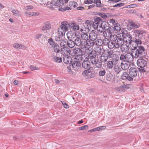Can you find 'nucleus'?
I'll list each match as a JSON object with an SVG mask.
<instances>
[{"instance_id":"obj_2","label":"nucleus","mask_w":149,"mask_h":149,"mask_svg":"<svg viewBox=\"0 0 149 149\" xmlns=\"http://www.w3.org/2000/svg\"><path fill=\"white\" fill-rule=\"evenodd\" d=\"M123 39L125 42L127 44H128V47H130L132 46V41L133 40L132 38V36L130 34H126L123 32Z\"/></svg>"},{"instance_id":"obj_1","label":"nucleus","mask_w":149,"mask_h":149,"mask_svg":"<svg viewBox=\"0 0 149 149\" xmlns=\"http://www.w3.org/2000/svg\"><path fill=\"white\" fill-rule=\"evenodd\" d=\"M132 42V46H130V47L132 50H134L132 53L134 54V58H142L146 56V53L144 47L141 46H139L138 47V45H140L142 43L141 39L136 38L135 40H133Z\"/></svg>"},{"instance_id":"obj_15","label":"nucleus","mask_w":149,"mask_h":149,"mask_svg":"<svg viewBox=\"0 0 149 149\" xmlns=\"http://www.w3.org/2000/svg\"><path fill=\"white\" fill-rule=\"evenodd\" d=\"M91 63L88 60H84L82 64V67L86 69H90Z\"/></svg>"},{"instance_id":"obj_59","label":"nucleus","mask_w":149,"mask_h":149,"mask_svg":"<svg viewBox=\"0 0 149 149\" xmlns=\"http://www.w3.org/2000/svg\"><path fill=\"white\" fill-rule=\"evenodd\" d=\"M88 126L87 125H85L83 126L82 127H80L79 128V130H85L88 129Z\"/></svg>"},{"instance_id":"obj_35","label":"nucleus","mask_w":149,"mask_h":149,"mask_svg":"<svg viewBox=\"0 0 149 149\" xmlns=\"http://www.w3.org/2000/svg\"><path fill=\"white\" fill-rule=\"evenodd\" d=\"M78 37H77L75 34H73L70 36H69L68 37V40H73L74 41Z\"/></svg>"},{"instance_id":"obj_51","label":"nucleus","mask_w":149,"mask_h":149,"mask_svg":"<svg viewBox=\"0 0 149 149\" xmlns=\"http://www.w3.org/2000/svg\"><path fill=\"white\" fill-rule=\"evenodd\" d=\"M112 76L110 74H107L105 78L106 80L108 81H110L111 80Z\"/></svg>"},{"instance_id":"obj_25","label":"nucleus","mask_w":149,"mask_h":149,"mask_svg":"<svg viewBox=\"0 0 149 149\" xmlns=\"http://www.w3.org/2000/svg\"><path fill=\"white\" fill-rule=\"evenodd\" d=\"M93 65H95L96 67L98 68H101L102 67L101 62L99 61L98 59L95 60L94 63H91Z\"/></svg>"},{"instance_id":"obj_58","label":"nucleus","mask_w":149,"mask_h":149,"mask_svg":"<svg viewBox=\"0 0 149 149\" xmlns=\"http://www.w3.org/2000/svg\"><path fill=\"white\" fill-rule=\"evenodd\" d=\"M28 14L31 16H36L38 15L39 13L38 12H30Z\"/></svg>"},{"instance_id":"obj_16","label":"nucleus","mask_w":149,"mask_h":149,"mask_svg":"<svg viewBox=\"0 0 149 149\" xmlns=\"http://www.w3.org/2000/svg\"><path fill=\"white\" fill-rule=\"evenodd\" d=\"M84 42L83 41H81V39L77 37L75 41H74L75 45L78 47H80L82 49H84L82 47L83 42Z\"/></svg>"},{"instance_id":"obj_62","label":"nucleus","mask_w":149,"mask_h":149,"mask_svg":"<svg viewBox=\"0 0 149 149\" xmlns=\"http://www.w3.org/2000/svg\"><path fill=\"white\" fill-rule=\"evenodd\" d=\"M124 5V3H118L116 5L113 6V7H120L123 6Z\"/></svg>"},{"instance_id":"obj_46","label":"nucleus","mask_w":149,"mask_h":149,"mask_svg":"<svg viewBox=\"0 0 149 149\" xmlns=\"http://www.w3.org/2000/svg\"><path fill=\"white\" fill-rule=\"evenodd\" d=\"M80 31L83 34H87L89 31V29L84 27L81 29Z\"/></svg>"},{"instance_id":"obj_56","label":"nucleus","mask_w":149,"mask_h":149,"mask_svg":"<svg viewBox=\"0 0 149 149\" xmlns=\"http://www.w3.org/2000/svg\"><path fill=\"white\" fill-rule=\"evenodd\" d=\"M79 29V26L78 25L74 24L72 30L75 31L78 30Z\"/></svg>"},{"instance_id":"obj_14","label":"nucleus","mask_w":149,"mask_h":149,"mask_svg":"<svg viewBox=\"0 0 149 149\" xmlns=\"http://www.w3.org/2000/svg\"><path fill=\"white\" fill-rule=\"evenodd\" d=\"M97 36V33L94 31H92L89 33V38L90 40H95Z\"/></svg>"},{"instance_id":"obj_8","label":"nucleus","mask_w":149,"mask_h":149,"mask_svg":"<svg viewBox=\"0 0 149 149\" xmlns=\"http://www.w3.org/2000/svg\"><path fill=\"white\" fill-rule=\"evenodd\" d=\"M122 34L121 37L118 39V40L115 42L116 46V48L118 49L122 45L124 42L123 39V36Z\"/></svg>"},{"instance_id":"obj_23","label":"nucleus","mask_w":149,"mask_h":149,"mask_svg":"<svg viewBox=\"0 0 149 149\" xmlns=\"http://www.w3.org/2000/svg\"><path fill=\"white\" fill-rule=\"evenodd\" d=\"M51 28V26L49 22H47L44 23L42 28V30H49Z\"/></svg>"},{"instance_id":"obj_20","label":"nucleus","mask_w":149,"mask_h":149,"mask_svg":"<svg viewBox=\"0 0 149 149\" xmlns=\"http://www.w3.org/2000/svg\"><path fill=\"white\" fill-rule=\"evenodd\" d=\"M128 86V84H123L118 87L117 89L119 92H121L124 91V90L129 88V87Z\"/></svg>"},{"instance_id":"obj_50","label":"nucleus","mask_w":149,"mask_h":149,"mask_svg":"<svg viewBox=\"0 0 149 149\" xmlns=\"http://www.w3.org/2000/svg\"><path fill=\"white\" fill-rule=\"evenodd\" d=\"M48 42L49 45L52 47H53L55 45H56V44L55 43L52 38L49 39Z\"/></svg>"},{"instance_id":"obj_40","label":"nucleus","mask_w":149,"mask_h":149,"mask_svg":"<svg viewBox=\"0 0 149 149\" xmlns=\"http://www.w3.org/2000/svg\"><path fill=\"white\" fill-rule=\"evenodd\" d=\"M102 41L101 39H97L95 42V44L98 46H100L102 44Z\"/></svg>"},{"instance_id":"obj_32","label":"nucleus","mask_w":149,"mask_h":149,"mask_svg":"<svg viewBox=\"0 0 149 149\" xmlns=\"http://www.w3.org/2000/svg\"><path fill=\"white\" fill-rule=\"evenodd\" d=\"M85 24L87 25V27H86L87 29H89V31L90 30L92 29L91 27L92 26V21H89L88 20L86 21Z\"/></svg>"},{"instance_id":"obj_31","label":"nucleus","mask_w":149,"mask_h":149,"mask_svg":"<svg viewBox=\"0 0 149 149\" xmlns=\"http://www.w3.org/2000/svg\"><path fill=\"white\" fill-rule=\"evenodd\" d=\"M81 37L82 39V41H85L88 40L89 36L87 34H82L81 35Z\"/></svg>"},{"instance_id":"obj_5","label":"nucleus","mask_w":149,"mask_h":149,"mask_svg":"<svg viewBox=\"0 0 149 149\" xmlns=\"http://www.w3.org/2000/svg\"><path fill=\"white\" fill-rule=\"evenodd\" d=\"M138 73V69L134 67H131L129 70V74L130 76L132 77H135L137 76Z\"/></svg>"},{"instance_id":"obj_10","label":"nucleus","mask_w":149,"mask_h":149,"mask_svg":"<svg viewBox=\"0 0 149 149\" xmlns=\"http://www.w3.org/2000/svg\"><path fill=\"white\" fill-rule=\"evenodd\" d=\"M68 30V27H64L62 25H60V28L58 29V34L62 35V36H63L65 32Z\"/></svg>"},{"instance_id":"obj_36","label":"nucleus","mask_w":149,"mask_h":149,"mask_svg":"<svg viewBox=\"0 0 149 149\" xmlns=\"http://www.w3.org/2000/svg\"><path fill=\"white\" fill-rule=\"evenodd\" d=\"M95 22L97 23L98 24H100L102 23V22H103L102 19L100 17H95L94 18Z\"/></svg>"},{"instance_id":"obj_30","label":"nucleus","mask_w":149,"mask_h":149,"mask_svg":"<svg viewBox=\"0 0 149 149\" xmlns=\"http://www.w3.org/2000/svg\"><path fill=\"white\" fill-rule=\"evenodd\" d=\"M144 32L145 31H144L138 29L135 30V33H136V35L138 36H141Z\"/></svg>"},{"instance_id":"obj_53","label":"nucleus","mask_w":149,"mask_h":149,"mask_svg":"<svg viewBox=\"0 0 149 149\" xmlns=\"http://www.w3.org/2000/svg\"><path fill=\"white\" fill-rule=\"evenodd\" d=\"M108 58L107 56H101V60L100 61L101 62H105L107 60Z\"/></svg>"},{"instance_id":"obj_47","label":"nucleus","mask_w":149,"mask_h":149,"mask_svg":"<svg viewBox=\"0 0 149 149\" xmlns=\"http://www.w3.org/2000/svg\"><path fill=\"white\" fill-rule=\"evenodd\" d=\"M55 3V1H52L51 2H48L47 5V7L50 8H52L53 6H54V4Z\"/></svg>"},{"instance_id":"obj_9","label":"nucleus","mask_w":149,"mask_h":149,"mask_svg":"<svg viewBox=\"0 0 149 149\" xmlns=\"http://www.w3.org/2000/svg\"><path fill=\"white\" fill-rule=\"evenodd\" d=\"M61 52L64 56H68L70 54V49L67 47H65L61 48Z\"/></svg>"},{"instance_id":"obj_44","label":"nucleus","mask_w":149,"mask_h":149,"mask_svg":"<svg viewBox=\"0 0 149 149\" xmlns=\"http://www.w3.org/2000/svg\"><path fill=\"white\" fill-rule=\"evenodd\" d=\"M61 41L60 43L61 46L63 48L67 47L66 45H67V42H66L64 40H62Z\"/></svg>"},{"instance_id":"obj_41","label":"nucleus","mask_w":149,"mask_h":149,"mask_svg":"<svg viewBox=\"0 0 149 149\" xmlns=\"http://www.w3.org/2000/svg\"><path fill=\"white\" fill-rule=\"evenodd\" d=\"M128 26H130V29H132L134 28H136L138 27V26L134 23L132 22L128 24Z\"/></svg>"},{"instance_id":"obj_38","label":"nucleus","mask_w":149,"mask_h":149,"mask_svg":"<svg viewBox=\"0 0 149 149\" xmlns=\"http://www.w3.org/2000/svg\"><path fill=\"white\" fill-rule=\"evenodd\" d=\"M92 26L94 29H97V31H99V29H100V27H99V26H100V24H97V23H96V22H95L93 23L92 22Z\"/></svg>"},{"instance_id":"obj_22","label":"nucleus","mask_w":149,"mask_h":149,"mask_svg":"<svg viewBox=\"0 0 149 149\" xmlns=\"http://www.w3.org/2000/svg\"><path fill=\"white\" fill-rule=\"evenodd\" d=\"M81 65V64L80 63L79 61V60L75 59V60L74 61L72 65V66L75 69H77V68L79 67Z\"/></svg>"},{"instance_id":"obj_24","label":"nucleus","mask_w":149,"mask_h":149,"mask_svg":"<svg viewBox=\"0 0 149 149\" xmlns=\"http://www.w3.org/2000/svg\"><path fill=\"white\" fill-rule=\"evenodd\" d=\"M113 62L114 60L113 59L108 61L107 63V68L109 69H112L113 66Z\"/></svg>"},{"instance_id":"obj_26","label":"nucleus","mask_w":149,"mask_h":149,"mask_svg":"<svg viewBox=\"0 0 149 149\" xmlns=\"http://www.w3.org/2000/svg\"><path fill=\"white\" fill-rule=\"evenodd\" d=\"M127 44H124V43L120 46L121 50L123 52H127L128 49Z\"/></svg>"},{"instance_id":"obj_34","label":"nucleus","mask_w":149,"mask_h":149,"mask_svg":"<svg viewBox=\"0 0 149 149\" xmlns=\"http://www.w3.org/2000/svg\"><path fill=\"white\" fill-rule=\"evenodd\" d=\"M78 5L77 3L76 2L73 1H71L69 3V6L73 8L77 7Z\"/></svg>"},{"instance_id":"obj_43","label":"nucleus","mask_w":149,"mask_h":149,"mask_svg":"<svg viewBox=\"0 0 149 149\" xmlns=\"http://www.w3.org/2000/svg\"><path fill=\"white\" fill-rule=\"evenodd\" d=\"M109 48L110 49H112L113 47L116 48L115 44V42H109L107 45Z\"/></svg>"},{"instance_id":"obj_3","label":"nucleus","mask_w":149,"mask_h":149,"mask_svg":"<svg viewBox=\"0 0 149 149\" xmlns=\"http://www.w3.org/2000/svg\"><path fill=\"white\" fill-rule=\"evenodd\" d=\"M114 31L115 30L113 27L111 26L103 31V36L105 37H110Z\"/></svg>"},{"instance_id":"obj_39","label":"nucleus","mask_w":149,"mask_h":149,"mask_svg":"<svg viewBox=\"0 0 149 149\" xmlns=\"http://www.w3.org/2000/svg\"><path fill=\"white\" fill-rule=\"evenodd\" d=\"M114 70L115 72L117 74H118L121 71L120 68L118 65H116L114 66Z\"/></svg>"},{"instance_id":"obj_4","label":"nucleus","mask_w":149,"mask_h":149,"mask_svg":"<svg viewBox=\"0 0 149 149\" xmlns=\"http://www.w3.org/2000/svg\"><path fill=\"white\" fill-rule=\"evenodd\" d=\"M138 66L141 68H144L147 64V60L143 58H139L137 61Z\"/></svg>"},{"instance_id":"obj_45","label":"nucleus","mask_w":149,"mask_h":149,"mask_svg":"<svg viewBox=\"0 0 149 149\" xmlns=\"http://www.w3.org/2000/svg\"><path fill=\"white\" fill-rule=\"evenodd\" d=\"M54 51L56 53H59L60 52L59 49V47L56 44L55 45L54 47Z\"/></svg>"},{"instance_id":"obj_19","label":"nucleus","mask_w":149,"mask_h":149,"mask_svg":"<svg viewBox=\"0 0 149 149\" xmlns=\"http://www.w3.org/2000/svg\"><path fill=\"white\" fill-rule=\"evenodd\" d=\"M129 63L127 62H122L120 64V67L123 70H126L130 67Z\"/></svg>"},{"instance_id":"obj_48","label":"nucleus","mask_w":149,"mask_h":149,"mask_svg":"<svg viewBox=\"0 0 149 149\" xmlns=\"http://www.w3.org/2000/svg\"><path fill=\"white\" fill-rule=\"evenodd\" d=\"M106 73V71L104 69H101L99 71L98 74L100 76H104V75Z\"/></svg>"},{"instance_id":"obj_63","label":"nucleus","mask_w":149,"mask_h":149,"mask_svg":"<svg viewBox=\"0 0 149 149\" xmlns=\"http://www.w3.org/2000/svg\"><path fill=\"white\" fill-rule=\"evenodd\" d=\"M12 12L14 15H15L16 16L19 15V11L15 10H13Z\"/></svg>"},{"instance_id":"obj_57","label":"nucleus","mask_w":149,"mask_h":149,"mask_svg":"<svg viewBox=\"0 0 149 149\" xmlns=\"http://www.w3.org/2000/svg\"><path fill=\"white\" fill-rule=\"evenodd\" d=\"M107 57L108 58H111L112 57V54H113V52L112 50H110L109 51H108L107 52Z\"/></svg>"},{"instance_id":"obj_33","label":"nucleus","mask_w":149,"mask_h":149,"mask_svg":"<svg viewBox=\"0 0 149 149\" xmlns=\"http://www.w3.org/2000/svg\"><path fill=\"white\" fill-rule=\"evenodd\" d=\"M106 128V126H102L99 127H97L91 130L92 131L95 132L96 131H98L100 130H102L105 129Z\"/></svg>"},{"instance_id":"obj_28","label":"nucleus","mask_w":149,"mask_h":149,"mask_svg":"<svg viewBox=\"0 0 149 149\" xmlns=\"http://www.w3.org/2000/svg\"><path fill=\"white\" fill-rule=\"evenodd\" d=\"M67 46L70 48H73L75 46L74 41L68 40L67 41Z\"/></svg>"},{"instance_id":"obj_54","label":"nucleus","mask_w":149,"mask_h":149,"mask_svg":"<svg viewBox=\"0 0 149 149\" xmlns=\"http://www.w3.org/2000/svg\"><path fill=\"white\" fill-rule=\"evenodd\" d=\"M71 10V8L69 7H65L64 8H59V10L62 11H64L66 10Z\"/></svg>"},{"instance_id":"obj_27","label":"nucleus","mask_w":149,"mask_h":149,"mask_svg":"<svg viewBox=\"0 0 149 149\" xmlns=\"http://www.w3.org/2000/svg\"><path fill=\"white\" fill-rule=\"evenodd\" d=\"M91 74V70L90 69H87L84 71L82 73L83 75L84 76H88Z\"/></svg>"},{"instance_id":"obj_7","label":"nucleus","mask_w":149,"mask_h":149,"mask_svg":"<svg viewBox=\"0 0 149 149\" xmlns=\"http://www.w3.org/2000/svg\"><path fill=\"white\" fill-rule=\"evenodd\" d=\"M99 26L100 29H99V31L101 32H102L104 30H106L109 28L108 23L106 21L102 22V23L100 24Z\"/></svg>"},{"instance_id":"obj_52","label":"nucleus","mask_w":149,"mask_h":149,"mask_svg":"<svg viewBox=\"0 0 149 149\" xmlns=\"http://www.w3.org/2000/svg\"><path fill=\"white\" fill-rule=\"evenodd\" d=\"M93 3L95 4L99 3L100 4H97L96 6L97 7H100L101 6H100V4L101 3V2L100 0H95Z\"/></svg>"},{"instance_id":"obj_12","label":"nucleus","mask_w":149,"mask_h":149,"mask_svg":"<svg viewBox=\"0 0 149 149\" xmlns=\"http://www.w3.org/2000/svg\"><path fill=\"white\" fill-rule=\"evenodd\" d=\"M121 79L123 80H127L129 81H133V78L130 76L129 74L126 72H123L122 76Z\"/></svg>"},{"instance_id":"obj_29","label":"nucleus","mask_w":149,"mask_h":149,"mask_svg":"<svg viewBox=\"0 0 149 149\" xmlns=\"http://www.w3.org/2000/svg\"><path fill=\"white\" fill-rule=\"evenodd\" d=\"M13 47L15 49H21L24 48L25 46L18 43H15L13 45Z\"/></svg>"},{"instance_id":"obj_37","label":"nucleus","mask_w":149,"mask_h":149,"mask_svg":"<svg viewBox=\"0 0 149 149\" xmlns=\"http://www.w3.org/2000/svg\"><path fill=\"white\" fill-rule=\"evenodd\" d=\"M113 28L115 30V31H116L117 32L120 31L121 29L120 26L118 23L114 24Z\"/></svg>"},{"instance_id":"obj_42","label":"nucleus","mask_w":149,"mask_h":149,"mask_svg":"<svg viewBox=\"0 0 149 149\" xmlns=\"http://www.w3.org/2000/svg\"><path fill=\"white\" fill-rule=\"evenodd\" d=\"M120 60L123 62H126V54L124 55V54H122L120 57Z\"/></svg>"},{"instance_id":"obj_13","label":"nucleus","mask_w":149,"mask_h":149,"mask_svg":"<svg viewBox=\"0 0 149 149\" xmlns=\"http://www.w3.org/2000/svg\"><path fill=\"white\" fill-rule=\"evenodd\" d=\"M122 33H118L117 34H114L113 35H112L110 37L111 41L114 42H116L118 40V38L121 37V35L123 34V32L122 31Z\"/></svg>"},{"instance_id":"obj_11","label":"nucleus","mask_w":149,"mask_h":149,"mask_svg":"<svg viewBox=\"0 0 149 149\" xmlns=\"http://www.w3.org/2000/svg\"><path fill=\"white\" fill-rule=\"evenodd\" d=\"M94 41L90 40L88 39L87 41H84L83 42V45L82 47L84 48H86L87 46L90 47L93 46L95 44Z\"/></svg>"},{"instance_id":"obj_18","label":"nucleus","mask_w":149,"mask_h":149,"mask_svg":"<svg viewBox=\"0 0 149 149\" xmlns=\"http://www.w3.org/2000/svg\"><path fill=\"white\" fill-rule=\"evenodd\" d=\"M63 61L66 64H70L72 62V60L71 57L66 56L63 57Z\"/></svg>"},{"instance_id":"obj_60","label":"nucleus","mask_w":149,"mask_h":149,"mask_svg":"<svg viewBox=\"0 0 149 149\" xmlns=\"http://www.w3.org/2000/svg\"><path fill=\"white\" fill-rule=\"evenodd\" d=\"M61 25H62L63 26L66 27H68L67 26L68 22L67 21H63L61 22Z\"/></svg>"},{"instance_id":"obj_55","label":"nucleus","mask_w":149,"mask_h":149,"mask_svg":"<svg viewBox=\"0 0 149 149\" xmlns=\"http://www.w3.org/2000/svg\"><path fill=\"white\" fill-rule=\"evenodd\" d=\"M54 61L56 62L60 63L62 62V58H61L56 56L54 57Z\"/></svg>"},{"instance_id":"obj_6","label":"nucleus","mask_w":149,"mask_h":149,"mask_svg":"<svg viewBox=\"0 0 149 149\" xmlns=\"http://www.w3.org/2000/svg\"><path fill=\"white\" fill-rule=\"evenodd\" d=\"M96 53L95 50H92L90 52L88 56V59H90L91 63H94L95 60L97 59L96 58Z\"/></svg>"},{"instance_id":"obj_49","label":"nucleus","mask_w":149,"mask_h":149,"mask_svg":"<svg viewBox=\"0 0 149 149\" xmlns=\"http://www.w3.org/2000/svg\"><path fill=\"white\" fill-rule=\"evenodd\" d=\"M63 36L62 35L58 34V35H57L55 37V39L56 41H61L62 40V38Z\"/></svg>"},{"instance_id":"obj_21","label":"nucleus","mask_w":149,"mask_h":149,"mask_svg":"<svg viewBox=\"0 0 149 149\" xmlns=\"http://www.w3.org/2000/svg\"><path fill=\"white\" fill-rule=\"evenodd\" d=\"M73 53L74 55L77 56L82 55V50L79 48H76L73 50Z\"/></svg>"},{"instance_id":"obj_17","label":"nucleus","mask_w":149,"mask_h":149,"mask_svg":"<svg viewBox=\"0 0 149 149\" xmlns=\"http://www.w3.org/2000/svg\"><path fill=\"white\" fill-rule=\"evenodd\" d=\"M133 55L131 53H127L126 54V62L128 63H131L134 60V54Z\"/></svg>"},{"instance_id":"obj_64","label":"nucleus","mask_w":149,"mask_h":149,"mask_svg":"<svg viewBox=\"0 0 149 149\" xmlns=\"http://www.w3.org/2000/svg\"><path fill=\"white\" fill-rule=\"evenodd\" d=\"M29 68L32 71L38 69V68H36V66L33 65L30 66L29 67Z\"/></svg>"},{"instance_id":"obj_61","label":"nucleus","mask_w":149,"mask_h":149,"mask_svg":"<svg viewBox=\"0 0 149 149\" xmlns=\"http://www.w3.org/2000/svg\"><path fill=\"white\" fill-rule=\"evenodd\" d=\"M93 2V0H85L84 1L85 3L87 4H91Z\"/></svg>"}]
</instances>
